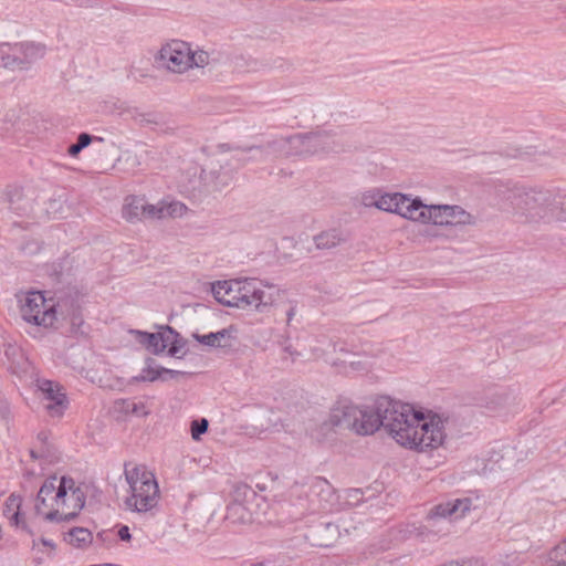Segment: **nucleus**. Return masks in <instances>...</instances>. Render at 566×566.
<instances>
[{
	"instance_id": "a19ab883",
	"label": "nucleus",
	"mask_w": 566,
	"mask_h": 566,
	"mask_svg": "<svg viewBox=\"0 0 566 566\" xmlns=\"http://www.w3.org/2000/svg\"><path fill=\"white\" fill-rule=\"evenodd\" d=\"M563 12L566 14V7L563 9Z\"/></svg>"
},
{
	"instance_id": "4c0bfd02",
	"label": "nucleus",
	"mask_w": 566,
	"mask_h": 566,
	"mask_svg": "<svg viewBox=\"0 0 566 566\" xmlns=\"http://www.w3.org/2000/svg\"><path fill=\"white\" fill-rule=\"evenodd\" d=\"M293 315H294V308L292 307V308H290V311L287 312V321H289V322L292 319Z\"/></svg>"
},
{
	"instance_id": "dca6fc26",
	"label": "nucleus",
	"mask_w": 566,
	"mask_h": 566,
	"mask_svg": "<svg viewBox=\"0 0 566 566\" xmlns=\"http://www.w3.org/2000/svg\"><path fill=\"white\" fill-rule=\"evenodd\" d=\"M187 207L176 200H163L157 203L145 201V216L148 219L179 218L185 216Z\"/></svg>"
},
{
	"instance_id": "423d86ee",
	"label": "nucleus",
	"mask_w": 566,
	"mask_h": 566,
	"mask_svg": "<svg viewBox=\"0 0 566 566\" xmlns=\"http://www.w3.org/2000/svg\"><path fill=\"white\" fill-rule=\"evenodd\" d=\"M512 213L523 222H548L558 216L555 196L536 189H516L511 196Z\"/></svg>"
},
{
	"instance_id": "20e7f679",
	"label": "nucleus",
	"mask_w": 566,
	"mask_h": 566,
	"mask_svg": "<svg viewBox=\"0 0 566 566\" xmlns=\"http://www.w3.org/2000/svg\"><path fill=\"white\" fill-rule=\"evenodd\" d=\"M87 486L67 475H52L40 488L35 510L50 522H65L76 517L85 506Z\"/></svg>"
},
{
	"instance_id": "2eb2a0df",
	"label": "nucleus",
	"mask_w": 566,
	"mask_h": 566,
	"mask_svg": "<svg viewBox=\"0 0 566 566\" xmlns=\"http://www.w3.org/2000/svg\"><path fill=\"white\" fill-rule=\"evenodd\" d=\"M242 290L243 279L218 281L211 287L212 294L219 303L235 308H239Z\"/></svg>"
},
{
	"instance_id": "aec40b11",
	"label": "nucleus",
	"mask_w": 566,
	"mask_h": 566,
	"mask_svg": "<svg viewBox=\"0 0 566 566\" xmlns=\"http://www.w3.org/2000/svg\"><path fill=\"white\" fill-rule=\"evenodd\" d=\"M181 375L180 371L168 369L155 365L153 363H148L140 371L137 377L138 380L143 381H156V380H166L168 378H174Z\"/></svg>"
},
{
	"instance_id": "cd10ccee",
	"label": "nucleus",
	"mask_w": 566,
	"mask_h": 566,
	"mask_svg": "<svg viewBox=\"0 0 566 566\" xmlns=\"http://www.w3.org/2000/svg\"><path fill=\"white\" fill-rule=\"evenodd\" d=\"M548 559L554 566H566V539L549 552Z\"/></svg>"
},
{
	"instance_id": "1a4fd4ad",
	"label": "nucleus",
	"mask_w": 566,
	"mask_h": 566,
	"mask_svg": "<svg viewBox=\"0 0 566 566\" xmlns=\"http://www.w3.org/2000/svg\"><path fill=\"white\" fill-rule=\"evenodd\" d=\"M286 291L281 286L256 279H243L239 310L264 312L283 302Z\"/></svg>"
},
{
	"instance_id": "f03ea898",
	"label": "nucleus",
	"mask_w": 566,
	"mask_h": 566,
	"mask_svg": "<svg viewBox=\"0 0 566 566\" xmlns=\"http://www.w3.org/2000/svg\"><path fill=\"white\" fill-rule=\"evenodd\" d=\"M396 418L387 424L388 436L401 448L431 454L443 448L447 439V419L441 415L399 401Z\"/></svg>"
},
{
	"instance_id": "6ab92c4d",
	"label": "nucleus",
	"mask_w": 566,
	"mask_h": 566,
	"mask_svg": "<svg viewBox=\"0 0 566 566\" xmlns=\"http://www.w3.org/2000/svg\"><path fill=\"white\" fill-rule=\"evenodd\" d=\"M270 156L281 157L273 148V142L269 143L265 147L253 146L237 154L238 160L243 164L249 161H263Z\"/></svg>"
},
{
	"instance_id": "393cba45",
	"label": "nucleus",
	"mask_w": 566,
	"mask_h": 566,
	"mask_svg": "<svg viewBox=\"0 0 566 566\" xmlns=\"http://www.w3.org/2000/svg\"><path fill=\"white\" fill-rule=\"evenodd\" d=\"M344 241V237L340 231L331 229L323 231L314 237V243L317 249H332L337 247Z\"/></svg>"
},
{
	"instance_id": "a878e982",
	"label": "nucleus",
	"mask_w": 566,
	"mask_h": 566,
	"mask_svg": "<svg viewBox=\"0 0 566 566\" xmlns=\"http://www.w3.org/2000/svg\"><path fill=\"white\" fill-rule=\"evenodd\" d=\"M227 518L232 523H247L251 520V514L243 504L232 502L227 507Z\"/></svg>"
},
{
	"instance_id": "72a5a7b5",
	"label": "nucleus",
	"mask_w": 566,
	"mask_h": 566,
	"mask_svg": "<svg viewBox=\"0 0 566 566\" xmlns=\"http://www.w3.org/2000/svg\"><path fill=\"white\" fill-rule=\"evenodd\" d=\"M93 139L94 138L91 135L82 133L78 135L77 144L82 147V149H84L92 143Z\"/></svg>"
},
{
	"instance_id": "a211bd4d",
	"label": "nucleus",
	"mask_w": 566,
	"mask_h": 566,
	"mask_svg": "<svg viewBox=\"0 0 566 566\" xmlns=\"http://www.w3.org/2000/svg\"><path fill=\"white\" fill-rule=\"evenodd\" d=\"M233 333L234 328L228 327L203 335L193 334V338L205 346L218 348L228 346V342L233 337Z\"/></svg>"
},
{
	"instance_id": "c756f323",
	"label": "nucleus",
	"mask_w": 566,
	"mask_h": 566,
	"mask_svg": "<svg viewBox=\"0 0 566 566\" xmlns=\"http://www.w3.org/2000/svg\"><path fill=\"white\" fill-rule=\"evenodd\" d=\"M510 400H511L510 394L507 391H501V392L496 394L494 399H492L488 402L486 408L489 410L495 411V410L502 409L506 405H509Z\"/></svg>"
},
{
	"instance_id": "f3484780",
	"label": "nucleus",
	"mask_w": 566,
	"mask_h": 566,
	"mask_svg": "<svg viewBox=\"0 0 566 566\" xmlns=\"http://www.w3.org/2000/svg\"><path fill=\"white\" fill-rule=\"evenodd\" d=\"M176 337L177 334L168 326L160 328L157 333H151L149 352L153 354H160L167 348L171 352V346L175 344Z\"/></svg>"
},
{
	"instance_id": "7ed1b4c3",
	"label": "nucleus",
	"mask_w": 566,
	"mask_h": 566,
	"mask_svg": "<svg viewBox=\"0 0 566 566\" xmlns=\"http://www.w3.org/2000/svg\"><path fill=\"white\" fill-rule=\"evenodd\" d=\"M398 400L382 396L371 403H358L349 399H339L331 408L323 427H344L358 436H370L396 418Z\"/></svg>"
},
{
	"instance_id": "2f4dec72",
	"label": "nucleus",
	"mask_w": 566,
	"mask_h": 566,
	"mask_svg": "<svg viewBox=\"0 0 566 566\" xmlns=\"http://www.w3.org/2000/svg\"><path fill=\"white\" fill-rule=\"evenodd\" d=\"M19 506H20V499L14 495H10L6 502V507H7L8 513L11 509H15V511H13L12 515L10 516V520L15 525L19 524Z\"/></svg>"
},
{
	"instance_id": "f8f14e48",
	"label": "nucleus",
	"mask_w": 566,
	"mask_h": 566,
	"mask_svg": "<svg viewBox=\"0 0 566 566\" xmlns=\"http://www.w3.org/2000/svg\"><path fill=\"white\" fill-rule=\"evenodd\" d=\"M2 67L27 70L46 54V48L38 42H2Z\"/></svg>"
},
{
	"instance_id": "7c9ffc66",
	"label": "nucleus",
	"mask_w": 566,
	"mask_h": 566,
	"mask_svg": "<svg viewBox=\"0 0 566 566\" xmlns=\"http://www.w3.org/2000/svg\"><path fill=\"white\" fill-rule=\"evenodd\" d=\"M32 548L36 549L41 553H46V554L51 555L54 553L56 546L52 539L41 537L38 539H33Z\"/></svg>"
},
{
	"instance_id": "9b49d317",
	"label": "nucleus",
	"mask_w": 566,
	"mask_h": 566,
	"mask_svg": "<svg viewBox=\"0 0 566 566\" xmlns=\"http://www.w3.org/2000/svg\"><path fill=\"white\" fill-rule=\"evenodd\" d=\"M474 509L473 501L470 497L452 499L447 502L434 505L424 518V527L436 528L440 524L439 531L448 533L450 524L463 518Z\"/></svg>"
},
{
	"instance_id": "412c9836",
	"label": "nucleus",
	"mask_w": 566,
	"mask_h": 566,
	"mask_svg": "<svg viewBox=\"0 0 566 566\" xmlns=\"http://www.w3.org/2000/svg\"><path fill=\"white\" fill-rule=\"evenodd\" d=\"M203 170L198 167L193 166L191 167L190 171L182 176L180 180V187L182 191L187 193H192L197 190H200L202 187H208L209 184L207 181V178L202 176Z\"/></svg>"
},
{
	"instance_id": "c85d7f7f",
	"label": "nucleus",
	"mask_w": 566,
	"mask_h": 566,
	"mask_svg": "<svg viewBox=\"0 0 566 566\" xmlns=\"http://www.w3.org/2000/svg\"><path fill=\"white\" fill-rule=\"evenodd\" d=\"M209 422L206 418L195 419L190 424L191 438L195 441H200L201 436L207 432Z\"/></svg>"
},
{
	"instance_id": "bb28decb",
	"label": "nucleus",
	"mask_w": 566,
	"mask_h": 566,
	"mask_svg": "<svg viewBox=\"0 0 566 566\" xmlns=\"http://www.w3.org/2000/svg\"><path fill=\"white\" fill-rule=\"evenodd\" d=\"M329 347H332L329 340H317L316 344L310 348L312 357L316 360H324L329 364L331 360H335V358L328 356L327 349Z\"/></svg>"
},
{
	"instance_id": "0eeeda50",
	"label": "nucleus",
	"mask_w": 566,
	"mask_h": 566,
	"mask_svg": "<svg viewBox=\"0 0 566 566\" xmlns=\"http://www.w3.org/2000/svg\"><path fill=\"white\" fill-rule=\"evenodd\" d=\"M158 67L172 73L184 74L195 67H205L210 63V55L203 50H193L182 40L164 43L155 55Z\"/></svg>"
},
{
	"instance_id": "b1692460",
	"label": "nucleus",
	"mask_w": 566,
	"mask_h": 566,
	"mask_svg": "<svg viewBox=\"0 0 566 566\" xmlns=\"http://www.w3.org/2000/svg\"><path fill=\"white\" fill-rule=\"evenodd\" d=\"M116 408L126 416L144 418L149 415V408L143 401L123 399L116 402Z\"/></svg>"
},
{
	"instance_id": "4468645a",
	"label": "nucleus",
	"mask_w": 566,
	"mask_h": 566,
	"mask_svg": "<svg viewBox=\"0 0 566 566\" xmlns=\"http://www.w3.org/2000/svg\"><path fill=\"white\" fill-rule=\"evenodd\" d=\"M329 365L340 375L354 376L369 373L373 369L374 361L369 357L346 354L343 358L331 360Z\"/></svg>"
},
{
	"instance_id": "e433bc0d",
	"label": "nucleus",
	"mask_w": 566,
	"mask_h": 566,
	"mask_svg": "<svg viewBox=\"0 0 566 566\" xmlns=\"http://www.w3.org/2000/svg\"><path fill=\"white\" fill-rule=\"evenodd\" d=\"M284 352L291 356L292 361H294L296 356H298V354L293 352L290 347H285Z\"/></svg>"
},
{
	"instance_id": "39448f33",
	"label": "nucleus",
	"mask_w": 566,
	"mask_h": 566,
	"mask_svg": "<svg viewBox=\"0 0 566 566\" xmlns=\"http://www.w3.org/2000/svg\"><path fill=\"white\" fill-rule=\"evenodd\" d=\"M125 481L128 484L125 506L138 514H154L159 506L160 490L156 475L143 464H126Z\"/></svg>"
},
{
	"instance_id": "ea45409f",
	"label": "nucleus",
	"mask_w": 566,
	"mask_h": 566,
	"mask_svg": "<svg viewBox=\"0 0 566 566\" xmlns=\"http://www.w3.org/2000/svg\"><path fill=\"white\" fill-rule=\"evenodd\" d=\"M31 457H32L33 459H39V458H41V455H40V454H38V453H36L35 451H33V450L31 451Z\"/></svg>"
},
{
	"instance_id": "c9c22d12",
	"label": "nucleus",
	"mask_w": 566,
	"mask_h": 566,
	"mask_svg": "<svg viewBox=\"0 0 566 566\" xmlns=\"http://www.w3.org/2000/svg\"><path fill=\"white\" fill-rule=\"evenodd\" d=\"M82 147L76 143L70 146L69 148V155L72 157L77 156L82 151Z\"/></svg>"
},
{
	"instance_id": "ddd939ff",
	"label": "nucleus",
	"mask_w": 566,
	"mask_h": 566,
	"mask_svg": "<svg viewBox=\"0 0 566 566\" xmlns=\"http://www.w3.org/2000/svg\"><path fill=\"white\" fill-rule=\"evenodd\" d=\"M35 386L50 416L61 417L69 406L63 387L56 381L44 378L38 379Z\"/></svg>"
},
{
	"instance_id": "4be33fe9",
	"label": "nucleus",
	"mask_w": 566,
	"mask_h": 566,
	"mask_svg": "<svg viewBox=\"0 0 566 566\" xmlns=\"http://www.w3.org/2000/svg\"><path fill=\"white\" fill-rule=\"evenodd\" d=\"M65 542L74 548L85 549L93 542V534L85 527H73L64 537Z\"/></svg>"
},
{
	"instance_id": "5701e85b",
	"label": "nucleus",
	"mask_w": 566,
	"mask_h": 566,
	"mask_svg": "<svg viewBox=\"0 0 566 566\" xmlns=\"http://www.w3.org/2000/svg\"><path fill=\"white\" fill-rule=\"evenodd\" d=\"M122 214L127 221L143 219L145 216V199L140 197L127 198Z\"/></svg>"
},
{
	"instance_id": "6e6552de",
	"label": "nucleus",
	"mask_w": 566,
	"mask_h": 566,
	"mask_svg": "<svg viewBox=\"0 0 566 566\" xmlns=\"http://www.w3.org/2000/svg\"><path fill=\"white\" fill-rule=\"evenodd\" d=\"M273 148L281 157H306L337 151L339 144L334 135L317 132L274 139Z\"/></svg>"
},
{
	"instance_id": "473e14b6",
	"label": "nucleus",
	"mask_w": 566,
	"mask_h": 566,
	"mask_svg": "<svg viewBox=\"0 0 566 566\" xmlns=\"http://www.w3.org/2000/svg\"><path fill=\"white\" fill-rule=\"evenodd\" d=\"M129 334L133 336L135 342L144 346L147 350H149V340L151 333L142 331H129Z\"/></svg>"
},
{
	"instance_id": "58836bf2",
	"label": "nucleus",
	"mask_w": 566,
	"mask_h": 566,
	"mask_svg": "<svg viewBox=\"0 0 566 566\" xmlns=\"http://www.w3.org/2000/svg\"><path fill=\"white\" fill-rule=\"evenodd\" d=\"M3 52H2V42L0 41V66H2Z\"/></svg>"
},
{
	"instance_id": "f257e3e1",
	"label": "nucleus",
	"mask_w": 566,
	"mask_h": 566,
	"mask_svg": "<svg viewBox=\"0 0 566 566\" xmlns=\"http://www.w3.org/2000/svg\"><path fill=\"white\" fill-rule=\"evenodd\" d=\"M363 203L421 226L465 227L475 223V218L461 206L429 205L418 196L398 191H367L363 195Z\"/></svg>"
},
{
	"instance_id": "9d476101",
	"label": "nucleus",
	"mask_w": 566,
	"mask_h": 566,
	"mask_svg": "<svg viewBox=\"0 0 566 566\" xmlns=\"http://www.w3.org/2000/svg\"><path fill=\"white\" fill-rule=\"evenodd\" d=\"M21 315L33 325L53 327L57 321L56 302L52 297L46 298L42 292H29L21 301Z\"/></svg>"
},
{
	"instance_id": "f704fd0d",
	"label": "nucleus",
	"mask_w": 566,
	"mask_h": 566,
	"mask_svg": "<svg viewBox=\"0 0 566 566\" xmlns=\"http://www.w3.org/2000/svg\"><path fill=\"white\" fill-rule=\"evenodd\" d=\"M117 535L124 542H128L132 538L129 527L126 525H122L118 528Z\"/></svg>"
}]
</instances>
